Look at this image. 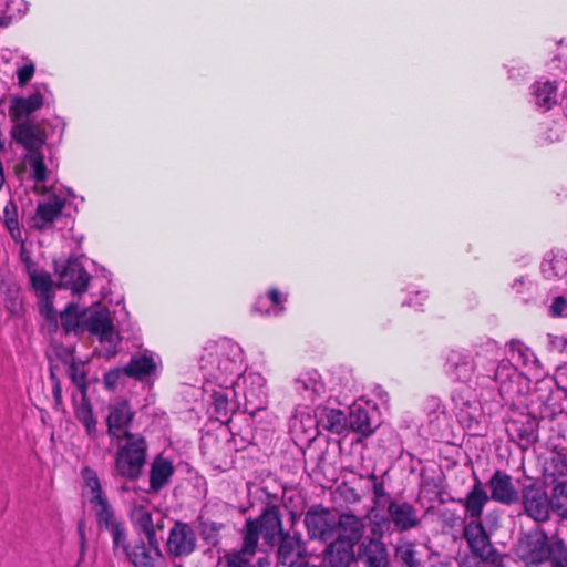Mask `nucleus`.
<instances>
[{"label": "nucleus", "instance_id": "nucleus-1", "mask_svg": "<svg viewBox=\"0 0 567 567\" xmlns=\"http://www.w3.org/2000/svg\"><path fill=\"white\" fill-rule=\"evenodd\" d=\"M60 286L72 291L73 299L60 312V319H123L128 316L122 298L103 297L94 299L87 296L91 275L78 258H69L61 265L55 264Z\"/></svg>", "mask_w": 567, "mask_h": 567}, {"label": "nucleus", "instance_id": "nucleus-2", "mask_svg": "<svg viewBox=\"0 0 567 567\" xmlns=\"http://www.w3.org/2000/svg\"><path fill=\"white\" fill-rule=\"evenodd\" d=\"M257 522V532L264 544L276 547L277 565L282 567H302L308 561L307 543L300 530H285L280 505L267 502L260 514L252 517Z\"/></svg>", "mask_w": 567, "mask_h": 567}, {"label": "nucleus", "instance_id": "nucleus-3", "mask_svg": "<svg viewBox=\"0 0 567 567\" xmlns=\"http://www.w3.org/2000/svg\"><path fill=\"white\" fill-rule=\"evenodd\" d=\"M516 557L525 567H567V545L561 538L548 537L547 532L536 526L523 533L514 547Z\"/></svg>", "mask_w": 567, "mask_h": 567}, {"label": "nucleus", "instance_id": "nucleus-4", "mask_svg": "<svg viewBox=\"0 0 567 567\" xmlns=\"http://www.w3.org/2000/svg\"><path fill=\"white\" fill-rule=\"evenodd\" d=\"M38 202L32 217V227L40 231L52 228L53 224L62 216L70 215L75 194L70 188L50 185L49 190Z\"/></svg>", "mask_w": 567, "mask_h": 567}, {"label": "nucleus", "instance_id": "nucleus-5", "mask_svg": "<svg viewBox=\"0 0 567 567\" xmlns=\"http://www.w3.org/2000/svg\"><path fill=\"white\" fill-rule=\"evenodd\" d=\"M239 545L225 555L223 567H270L268 557L256 558L259 548V534L257 532V522L252 517L246 518L244 525L238 530Z\"/></svg>", "mask_w": 567, "mask_h": 567}, {"label": "nucleus", "instance_id": "nucleus-6", "mask_svg": "<svg viewBox=\"0 0 567 567\" xmlns=\"http://www.w3.org/2000/svg\"><path fill=\"white\" fill-rule=\"evenodd\" d=\"M147 449L144 436L127 433L125 444L118 446L115 453L114 468L116 474L128 481L138 480L146 464Z\"/></svg>", "mask_w": 567, "mask_h": 567}, {"label": "nucleus", "instance_id": "nucleus-7", "mask_svg": "<svg viewBox=\"0 0 567 567\" xmlns=\"http://www.w3.org/2000/svg\"><path fill=\"white\" fill-rule=\"evenodd\" d=\"M198 547V539L194 527L183 520L176 519L168 530L165 542V553L172 563L182 561L192 556Z\"/></svg>", "mask_w": 567, "mask_h": 567}, {"label": "nucleus", "instance_id": "nucleus-8", "mask_svg": "<svg viewBox=\"0 0 567 567\" xmlns=\"http://www.w3.org/2000/svg\"><path fill=\"white\" fill-rule=\"evenodd\" d=\"M388 517L382 518L381 522H375L371 528L373 535L379 529L390 528L393 525L395 532L405 533L411 529L417 528L421 525V518L417 509L408 501L390 499L388 502Z\"/></svg>", "mask_w": 567, "mask_h": 567}, {"label": "nucleus", "instance_id": "nucleus-9", "mask_svg": "<svg viewBox=\"0 0 567 567\" xmlns=\"http://www.w3.org/2000/svg\"><path fill=\"white\" fill-rule=\"evenodd\" d=\"M31 286L38 297L40 315L43 319H56V312L53 307L54 286L51 275L40 270L35 262L29 257L23 258Z\"/></svg>", "mask_w": 567, "mask_h": 567}, {"label": "nucleus", "instance_id": "nucleus-10", "mask_svg": "<svg viewBox=\"0 0 567 567\" xmlns=\"http://www.w3.org/2000/svg\"><path fill=\"white\" fill-rule=\"evenodd\" d=\"M525 514L537 523L550 519L553 513L551 495L538 483L524 485L520 493Z\"/></svg>", "mask_w": 567, "mask_h": 567}, {"label": "nucleus", "instance_id": "nucleus-11", "mask_svg": "<svg viewBox=\"0 0 567 567\" xmlns=\"http://www.w3.org/2000/svg\"><path fill=\"white\" fill-rule=\"evenodd\" d=\"M463 538L470 549L468 556L498 560V551L481 519H470L463 525Z\"/></svg>", "mask_w": 567, "mask_h": 567}, {"label": "nucleus", "instance_id": "nucleus-12", "mask_svg": "<svg viewBox=\"0 0 567 567\" xmlns=\"http://www.w3.org/2000/svg\"><path fill=\"white\" fill-rule=\"evenodd\" d=\"M303 522L310 539L328 540L336 532L337 517L322 505L311 506L306 512Z\"/></svg>", "mask_w": 567, "mask_h": 567}, {"label": "nucleus", "instance_id": "nucleus-13", "mask_svg": "<svg viewBox=\"0 0 567 567\" xmlns=\"http://www.w3.org/2000/svg\"><path fill=\"white\" fill-rule=\"evenodd\" d=\"M132 524L138 534L144 536V542L150 546H161L162 537L158 533L165 529L166 518L158 513L155 517L144 506H137L131 515Z\"/></svg>", "mask_w": 567, "mask_h": 567}, {"label": "nucleus", "instance_id": "nucleus-14", "mask_svg": "<svg viewBox=\"0 0 567 567\" xmlns=\"http://www.w3.org/2000/svg\"><path fill=\"white\" fill-rule=\"evenodd\" d=\"M20 173L33 182L35 194L44 195L49 190L48 183L52 179L53 172L47 166L43 152L27 153L21 159Z\"/></svg>", "mask_w": 567, "mask_h": 567}, {"label": "nucleus", "instance_id": "nucleus-15", "mask_svg": "<svg viewBox=\"0 0 567 567\" xmlns=\"http://www.w3.org/2000/svg\"><path fill=\"white\" fill-rule=\"evenodd\" d=\"M383 529L378 528V537H365L358 544L357 559L363 567H389L390 555L385 543L381 539Z\"/></svg>", "mask_w": 567, "mask_h": 567}, {"label": "nucleus", "instance_id": "nucleus-16", "mask_svg": "<svg viewBox=\"0 0 567 567\" xmlns=\"http://www.w3.org/2000/svg\"><path fill=\"white\" fill-rule=\"evenodd\" d=\"M134 417L135 411L127 400H120L111 404L106 416L107 435L117 440H126V434L131 433L130 427Z\"/></svg>", "mask_w": 567, "mask_h": 567}, {"label": "nucleus", "instance_id": "nucleus-17", "mask_svg": "<svg viewBox=\"0 0 567 567\" xmlns=\"http://www.w3.org/2000/svg\"><path fill=\"white\" fill-rule=\"evenodd\" d=\"M12 137L28 153H42L48 140L44 128L40 124L30 121L16 124L12 128Z\"/></svg>", "mask_w": 567, "mask_h": 567}, {"label": "nucleus", "instance_id": "nucleus-18", "mask_svg": "<svg viewBox=\"0 0 567 567\" xmlns=\"http://www.w3.org/2000/svg\"><path fill=\"white\" fill-rule=\"evenodd\" d=\"M126 559L133 567H168V557L161 546L146 545L143 539L135 542Z\"/></svg>", "mask_w": 567, "mask_h": 567}, {"label": "nucleus", "instance_id": "nucleus-19", "mask_svg": "<svg viewBox=\"0 0 567 567\" xmlns=\"http://www.w3.org/2000/svg\"><path fill=\"white\" fill-rule=\"evenodd\" d=\"M491 499L511 506L519 501V493L515 488L512 476L504 471L496 470L487 481Z\"/></svg>", "mask_w": 567, "mask_h": 567}, {"label": "nucleus", "instance_id": "nucleus-20", "mask_svg": "<svg viewBox=\"0 0 567 567\" xmlns=\"http://www.w3.org/2000/svg\"><path fill=\"white\" fill-rule=\"evenodd\" d=\"M353 544L343 538H334L322 551V560L327 567H350L357 559Z\"/></svg>", "mask_w": 567, "mask_h": 567}, {"label": "nucleus", "instance_id": "nucleus-21", "mask_svg": "<svg viewBox=\"0 0 567 567\" xmlns=\"http://www.w3.org/2000/svg\"><path fill=\"white\" fill-rule=\"evenodd\" d=\"M87 332L103 346L106 357H115L122 341L120 331L115 329L113 321H89Z\"/></svg>", "mask_w": 567, "mask_h": 567}, {"label": "nucleus", "instance_id": "nucleus-22", "mask_svg": "<svg viewBox=\"0 0 567 567\" xmlns=\"http://www.w3.org/2000/svg\"><path fill=\"white\" fill-rule=\"evenodd\" d=\"M157 363L153 352L145 350L141 354L131 357L124 365V374L135 381L143 382L155 374Z\"/></svg>", "mask_w": 567, "mask_h": 567}, {"label": "nucleus", "instance_id": "nucleus-23", "mask_svg": "<svg viewBox=\"0 0 567 567\" xmlns=\"http://www.w3.org/2000/svg\"><path fill=\"white\" fill-rule=\"evenodd\" d=\"M491 499L487 491L478 477L465 497L460 498L457 502L465 508L466 515L470 519H481L483 511Z\"/></svg>", "mask_w": 567, "mask_h": 567}, {"label": "nucleus", "instance_id": "nucleus-24", "mask_svg": "<svg viewBox=\"0 0 567 567\" xmlns=\"http://www.w3.org/2000/svg\"><path fill=\"white\" fill-rule=\"evenodd\" d=\"M339 534L336 538H343L349 543L357 545L362 540L365 525L363 519L351 512H343L337 518L336 530Z\"/></svg>", "mask_w": 567, "mask_h": 567}, {"label": "nucleus", "instance_id": "nucleus-25", "mask_svg": "<svg viewBox=\"0 0 567 567\" xmlns=\"http://www.w3.org/2000/svg\"><path fill=\"white\" fill-rule=\"evenodd\" d=\"M446 373L455 381H470L474 374V363L470 354L451 350L446 357Z\"/></svg>", "mask_w": 567, "mask_h": 567}, {"label": "nucleus", "instance_id": "nucleus-26", "mask_svg": "<svg viewBox=\"0 0 567 567\" xmlns=\"http://www.w3.org/2000/svg\"><path fill=\"white\" fill-rule=\"evenodd\" d=\"M425 551L420 544L402 540L394 547V560L401 567H424Z\"/></svg>", "mask_w": 567, "mask_h": 567}, {"label": "nucleus", "instance_id": "nucleus-27", "mask_svg": "<svg viewBox=\"0 0 567 567\" xmlns=\"http://www.w3.org/2000/svg\"><path fill=\"white\" fill-rule=\"evenodd\" d=\"M175 473L172 461L163 457L162 455L156 456L150 470V493H158L162 491L171 481Z\"/></svg>", "mask_w": 567, "mask_h": 567}, {"label": "nucleus", "instance_id": "nucleus-28", "mask_svg": "<svg viewBox=\"0 0 567 567\" xmlns=\"http://www.w3.org/2000/svg\"><path fill=\"white\" fill-rule=\"evenodd\" d=\"M317 424L333 434H342L348 426L346 413L340 409L328 406L318 408L316 411Z\"/></svg>", "mask_w": 567, "mask_h": 567}, {"label": "nucleus", "instance_id": "nucleus-29", "mask_svg": "<svg viewBox=\"0 0 567 567\" xmlns=\"http://www.w3.org/2000/svg\"><path fill=\"white\" fill-rule=\"evenodd\" d=\"M530 90L535 106L544 112L550 110L558 101L557 86L554 82L537 81Z\"/></svg>", "mask_w": 567, "mask_h": 567}, {"label": "nucleus", "instance_id": "nucleus-30", "mask_svg": "<svg viewBox=\"0 0 567 567\" xmlns=\"http://www.w3.org/2000/svg\"><path fill=\"white\" fill-rule=\"evenodd\" d=\"M540 270L547 280L563 279L567 275V255L560 250L546 254Z\"/></svg>", "mask_w": 567, "mask_h": 567}, {"label": "nucleus", "instance_id": "nucleus-31", "mask_svg": "<svg viewBox=\"0 0 567 567\" xmlns=\"http://www.w3.org/2000/svg\"><path fill=\"white\" fill-rule=\"evenodd\" d=\"M42 105L43 96L40 91H37L28 97H13L9 112L13 118L22 120L41 109Z\"/></svg>", "mask_w": 567, "mask_h": 567}, {"label": "nucleus", "instance_id": "nucleus-32", "mask_svg": "<svg viewBox=\"0 0 567 567\" xmlns=\"http://www.w3.org/2000/svg\"><path fill=\"white\" fill-rule=\"evenodd\" d=\"M0 296L9 312L18 315L22 306L20 288L9 275H0Z\"/></svg>", "mask_w": 567, "mask_h": 567}, {"label": "nucleus", "instance_id": "nucleus-33", "mask_svg": "<svg viewBox=\"0 0 567 567\" xmlns=\"http://www.w3.org/2000/svg\"><path fill=\"white\" fill-rule=\"evenodd\" d=\"M196 528L202 540L208 546H217L220 542V533L225 529V524L210 519L204 514L196 517Z\"/></svg>", "mask_w": 567, "mask_h": 567}, {"label": "nucleus", "instance_id": "nucleus-34", "mask_svg": "<svg viewBox=\"0 0 567 567\" xmlns=\"http://www.w3.org/2000/svg\"><path fill=\"white\" fill-rule=\"evenodd\" d=\"M94 508L97 528L100 530H107L121 522L122 518L117 517L115 509L110 504L107 497H99V502L92 504Z\"/></svg>", "mask_w": 567, "mask_h": 567}, {"label": "nucleus", "instance_id": "nucleus-35", "mask_svg": "<svg viewBox=\"0 0 567 567\" xmlns=\"http://www.w3.org/2000/svg\"><path fill=\"white\" fill-rule=\"evenodd\" d=\"M74 416L85 429V433L91 439L97 437V421L93 414L92 403H78L73 396Z\"/></svg>", "mask_w": 567, "mask_h": 567}, {"label": "nucleus", "instance_id": "nucleus-36", "mask_svg": "<svg viewBox=\"0 0 567 567\" xmlns=\"http://www.w3.org/2000/svg\"><path fill=\"white\" fill-rule=\"evenodd\" d=\"M553 513L567 519V480H555L550 488Z\"/></svg>", "mask_w": 567, "mask_h": 567}, {"label": "nucleus", "instance_id": "nucleus-37", "mask_svg": "<svg viewBox=\"0 0 567 567\" xmlns=\"http://www.w3.org/2000/svg\"><path fill=\"white\" fill-rule=\"evenodd\" d=\"M349 424L354 432L364 436H369L373 433L368 411L360 406L351 409Z\"/></svg>", "mask_w": 567, "mask_h": 567}, {"label": "nucleus", "instance_id": "nucleus-38", "mask_svg": "<svg viewBox=\"0 0 567 567\" xmlns=\"http://www.w3.org/2000/svg\"><path fill=\"white\" fill-rule=\"evenodd\" d=\"M112 538V548L114 554L121 550L125 556L131 551L133 545L128 543V535L125 522H121L116 526L107 529Z\"/></svg>", "mask_w": 567, "mask_h": 567}, {"label": "nucleus", "instance_id": "nucleus-39", "mask_svg": "<svg viewBox=\"0 0 567 567\" xmlns=\"http://www.w3.org/2000/svg\"><path fill=\"white\" fill-rule=\"evenodd\" d=\"M28 10V4L24 0H0V16L7 22H0L1 25L7 24L9 21L20 18Z\"/></svg>", "mask_w": 567, "mask_h": 567}, {"label": "nucleus", "instance_id": "nucleus-40", "mask_svg": "<svg viewBox=\"0 0 567 567\" xmlns=\"http://www.w3.org/2000/svg\"><path fill=\"white\" fill-rule=\"evenodd\" d=\"M3 223L11 237L16 241L21 240L22 233L19 224L18 208L12 200L8 202L3 208Z\"/></svg>", "mask_w": 567, "mask_h": 567}, {"label": "nucleus", "instance_id": "nucleus-41", "mask_svg": "<svg viewBox=\"0 0 567 567\" xmlns=\"http://www.w3.org/2000/svg\"><path fill=\"white\" fill-rule=\"evenodd\" d=\"M82 476L85 481L86 486L90 488L91 493L93 494L91 498V504L99 502V497H106V495L103 493L100 480L97 477V474L94 470L90 467H84L82 470Z\"/></svg>", "mask_w": 567, "mask_h": 567}, {"label": "nucleus", "instance_id": "nucleus-42", "mask_svg": "<svg viewBox=\"0 0 567 567\" xmlns=\"http://www.w3.org/2000/svg\"><path fill=\"white\" fill-rule=\"evenodd\" d=\"M545 472L549 476L564 477L567 475V457L563 454L553 455L545 465Z\"/></svg>", "mask_w": 567, "mask_h": 567}, {"label": "nucleus", "instance_id": "nucleus-43", "mask_svg": "<svg viewBox=\"0 0 567 567\" xmlns=\"http://www.w3.org/2000/svg\"><path fill=\"white\" fill-rule=\"evenodd\" d=\"M74 346H64L56 341L50 343L52 354L65 365L76 360L74 358Z\"/></svg>", "mask_w": 567, "mask_h": 567}, {"label": "nucleus", "instance_id": "nucleus-44", "mask_svg": "<svg viewBox=\"0 0 567 567\" xmlns=\"http://www.w3.org/2000/svg\"><path fill=\"white\" fill-rule=\"evenodd\" d=\"M511 359L516 360L517 363L525 364L529 359V348L524 346L520 341L512 340L507 343Z\"/></svg>", "mask_w": 567, "mask_h": 567}, {"label": "nucleus", "instance_id": "nucleus-45", "mask_svg": "<svg viewBox=\"0 0 567 567\" xmlns=\"http://www.w3.org/2000/svg\"><path fill=\"white\" fill-rule=\"evenodd\" d=\"M68 368V374L74 385L87 381V372L83 361L76 359Z\"/></svg>", "mask_w": 567, "mask_h": 567}, {"label": "nucleus", "instance_id": "nucleus-46", "mask_svg": "<svg viewBox=\"0 0 567 567\" xmlns=\"http://www.w3.org/2000/svg\"><path fill=\"white\" fill-rule=\"evenodd\" d=\"M268 299L271 302V309H268L265 315L266 316H275V317L284 315L285 299H284L282 295L280 293V291L275 288L270 289L268 292Z\"/></svg>", "mask_w": 567, "mask_h": 567}, {"label": "nucleus", "instance_id": "nucleus-47", "mask_svg": "<svg viewBox=\"0 0 567 567\" xmlns=\"http://www.w3.org/2000/svg\"><path fill=\"white\" fill-rule=\"evenodd\" d=\"M512 290L518 296H532L536 287L532 280L527 277H519L512 284Z\"/></svg>", "mask_w": 567, "mask_h": 567}, {"label": "nucleus", "instance_id": "nucleus-48", "mask_svg": "<svg viewBox=\"0 0 567 567\" xmlns=\"http://www.w3.org/2000/svg\"><path fill=\"white\" fill-rule=\"evenodd\" d=\"M123 375H125L124 367L109 370L103 375L104 388L109 391H114Z\"/></svg>", "mask_w": 567, "mask_h": 567}, {"label": "nucleus", "instance_id": "nucleus-49", "mask_svg": "<svg viewBox=\"0 0 567 567\" xmlns=\"http://www.w3.org/2000/svg\"><path fill=\"white\" fill-rule=\"evenodd\" d=\"M549 315L553 317H567V297L557 296L549 306Z\"/></svg>", "mask_w": 567, "mask_h": 567}, {"label": "nucleus", "instance_id": "nucleus-50", "mask_svg": "<svg viewBox=\"0 0 567 567\" xmlns=\"http://www.w3.org/2000/svg\"><path fill=\"white\" fill-rule=\"evenodd\" d=\"M212 398H213L214 412L217 415L227 416L228 404H229L227 395L221 392H214Z\"/></svg>", "mask_w": 567, "mask_h": 567}, {"label": "nucleus", "instance_id": "nucleus-51", "mask_svg": "<svg viewBox=\"0 0 567 567\" xmlns=\"http://www.w3.org/2000/svg\"><path fill=\"white\" fill-rule=\"evenodd\" d=\"M372 493H373V505L377 507H380L383 505V501L386 503L392 499L390 494L385 491L384 482L375 483L372 486Z\"/></svg>", "mask_w": 567, "mask_h": 567}, {"label": "nucleus", "instance_id": "nucleus-52", "mask_svg": "<svg viewBox=\"0 0 567 567\" xmlns=\"http://www.w3.org/2000/svg\"><path fill=\"white\" fill-rule=\"evenodd\" d=\"M439 517H440V520L443 524V526H446L450 528H454V527L458 526L461 523H463L460 515L455 511L449 509V508L441 511Z\"/></svg>", "mask_w": 567, "mask_h": 567}, {"label": "nucleus", "instance_id": "nucleus-53", "mask_svg": "<svg viewBox=\"0 0 567 567\" xmlns=\"http://www.w3.org/2000/svg\"><path fill=\"white\" fill-rule=\"evenodd\" d=\"M497 560H489L482 557L464 555L458 561V567H487L488 564H495Z\"/></svg>", "mask_w": 567, "mask_h": 567}, {"label": "nucleus", "instance_id": "nucleus-54", "mask_svg": "<svg viewBox=\"0 0 567 567\" xmlns=\"http://www.w3.org/2000/svg\"><path fill=\"white\" fill-rule=\"evenodd\" d=\"M89 321H61L62 330L65 334H81L87 331Z\"/></svg>", "mask_w": 567, "mask_h": 567}, {"label": "nucleus", "instance_id": "nucleus-55", "mask_svg": "<svg viewBox=\"0 0 567 567\" xmlns=\"http://www.w3.org/2000/svg\"><path fill=\"white\" fill-rule=\"evenodd\" d=\"M85 529H86L85 520L84 519L79 520L76 530H78V535H79V539H80V558H79L76 566H80V564L84 560L85 553H86L87 539H86Z\"/></svg>", "mask_w": 567, "mask_h": 567}, {"label": "nucleus", "instance_id": "nucleus-56", "mask_svg": "<svg viewBox=\"0 0 567 567\" xmlns=\"http://www.w3.org/2000/svg\"><path fill=\"white\" fill-rule=\"evenodd\" d=\"M35 66L33 62H29L17 71L18 84L24 86L34 75Z\"/></svg>", "mask_w": 567, "mask_h": 567}, {"label": "nucleus", "instance_id": "nucleus-57", "mask_svg": "<svg viewBox=\"0 0 567 567\" xmlns=\"http://www.w3.org/2000/svg\"><path fill=\"white\" fill-rule=\"evenodd\" d=\"M520 439H525L527 441H534L536 439V423L535 421H528L525 425L524 430L519 433Z\"/></svg>", "mask_w": 567, "mask_h": 567}, {"label": "nucleus", "instance_id": "nucleus-58", "mask_svg": "<svg viewBox=\"0 0 567 567\" xmlns=\"http://www.w3.org/2000/svg\"><path fill=\"white\" fill-rule=\"evenodd\" d=\"M76 389L79 390L80 394H81V401L79 403H86V404H90L91 401H90V398H89V394H87V391H89V382L85 381V382H82V383H79V384H75Z\"/></svg>", "mask_w": 567, "mask_h": 567}, {"label": "nucleus", "instance_id": "nucleus-59", "mask_svg": "<svg viewBox=\"0 0 567 567\" xmlns=\"http://www.w3.org/2000/svg\"><path fill=\"white\" fill-rule=\"evenodd\" d=\"M52 394H53V399H54V403H55V409L59 410L63 405L61 384L52 385Z\"/></svg>", "mask_w": 567, "mask_h": 567}, {"label": "nucleus", "instance_id": "nucleus-60", "mask_svg": "<svg viewBox=\"0 0 567 567\" xmlns=\"http://www.w3.org/2000/svg\"><path fill=\"white\" fill-rule=\"evenodd\" d=\"M49 377H50V380L52 381V385L61 384L60 379L58 378V375L55 373V368L52 364L50 365V369H49Z\"/></svg>", "mask_w": 567, "mask_h": 567}, {"label": "nucleus", "instance_id": "nucleus-61", "mask_svg": "<svg viewBox=\"0 0 567 567\" xmlns=\"http://www.w3.org/2000/svg\"><path fill=\"white\" fill-rule=\"evenodd\" d=\"M368 480L373 484L381 483L382 481L378 478L374 472L368 475Z\"/></svg>", "mask_w": 567, "mask_h": 567}, {"label": "nucleus", "instance_id": "nucleus-62", "mask_svg": "<svg viewBox=\"0 0 567 567\" xmlns=\"http://www.w3.org/2000/svg\"><path fill=\"white\" fill-rule=\"evenodd\" d=\"M54 324V329H58V320L51 321Z\"/></svg>", "mask_w": 567, "mask_h": 567}, {"label": "nucleus", "instance_id": "nucleus-63", "mask_svg": "<svg viewBox=\"0 0 567 567\" xmlns=\"http://www.w3.org/2000/svg\"><path fill=\"white\" fill-rule=\"evenodd\" d=\"M175 567H183V565L182 564H176Z\"/></svg>", "mask_w": 567, "mask_h": 567}]
</instances>
